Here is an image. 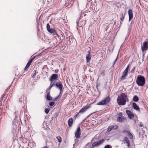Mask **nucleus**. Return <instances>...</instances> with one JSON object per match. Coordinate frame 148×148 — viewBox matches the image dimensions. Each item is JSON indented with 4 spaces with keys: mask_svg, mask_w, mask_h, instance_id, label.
I'll list each match as a JSON object with an SVG mask.
<instances>
[{
    "mask_svg": "<svg viewBox=\"0 0 148 148\" xmlns=\"http://www.w3.org/2000/svg\"><path fill=\"white\" fill-rule=\"evenodd\" d=\"M128 100L127 95L122 92L118 96L117 102L119 106H124L125 104L126 101H128Z\"/></svg>",
    "mask_w": 148,
    "mask_h": 148,
    "instance_id": "f257e3e1",
    "label": "nucleus"
},
{
    "mask_svg": "<svg viewBox=\"0 0 148 148\" xmlns=\"http://www.w3.org/2000/svg\"><path fill=\"white\" fill-rule=\"evenodd\" d=\"M136 83L139 86H143L145 83V79L142 75H138L136 79Z\"/></svg>",
    "mask_w": 148,
    "mask_h": 148,
    "instance_id": "f03ea898",
    "label": "nucleus"
},
{
    "mask_svg": "<svg viewBox=\"0 0 148 148\" xmlns=\"http://www.w3.org/2000/svg\"><path fill=\"white\" fill-rule=\"evenodd\" d=\"M80 135L81 130L80 127H78L77 128L75 133V136L76 139H75V144H73V146L74 147H75L76 145V144H77L78 142V140H77V139H78L80 138Z\"/></svg>",
    "mask_w": 148,
    "mask_h": 148,
    "instance_id": "7ed1b4c3",
    "label": "nucleus"
},
{
    "mask_svg": "<svg viewBox=\"0 0 148 148\" xmlns=\"http://www.w3.org/2000/svg\"><path fill=\"white\" fill-rule=\"evenodd\" d=\"M14 114L15 117L13 120V123L16 126L17 125V124H20V122L22 124L20 118V115L18 116V112L16 111L14 113Z\"/></svg>",
    "mask_w": 148,
    "mask_h": 148,
    "instance_id": "20e7f679",
    "label": "nucleus"
},
{
    "mask_svg": "<svg viewBox=\"0 0 148 148\" xmlns=\"http://www.w3.org/2000/svg\"><path fill=\"white\" fill-rule=\"evenodd\" d=\"M110 100V99L109 96L106 97L103 100L98 103L97 105L100 106L106 105L109 103Z\"/></svg>",
    "mask_w": 148,
    "mask_h": 148,
    "instance_id": "39448f33",
    "label": "nucleus"
},
{
    "mask_svg": "<svg viewBox=\"0 0 148 148\" xmlns=\"http://www.w3.org/2000/svg\"><path fill=\"white\" fill-rule=\"evenodd\" d=\"M117 121L120 123L126 121L127 122V119L122 115V113L120 112L119 114V116L117 118Z\"/></svg>",
    "mask_w": 148,
    "mask_h": 148,
    "instance_id": "423d86ee",
    "label": "nucleus"
},
{
    "mask_svg": "<svg viewBox=\"0 0 148 148\" xmlns=\"http://www.w3.org/2000/svg\"><path fill=\"white\" fill-rule=\"evenodd\" d=\"M77 25V28L78 30L77 27H82L85 25V21L84 20H82L80 18H79L77 21L76 22Z\"/></svg>",
    "mask_w": 148,
    "mask_h": 148,
    "instance_id": "0eeeda50",
    "label": "nucleus"
},
{
    "mask_svg": "<svg viewBox=\"0 0 148 148\" xmlns=\"http://www.w3.org/2000/svg\"><path fill=\"white\" fill-rule=\"evenodd\" d=\"M148 40H145L143 42V45L141 46V49L142 52H144L148 49Z\"/></svg>",
    "mask_w": 148,
    "mask_h": 148,
    "instance_id": "6e6552de",
    "label": "nucleus"
},
{
    "mask_svg": "<svg viewBox=\"0 0 148 148\" xmlns=\"http://www.w3.org/2000/svg\"><path fill=\"white\" fill-rule=\"evenodd\" d=\"M105 141L104 139H102L98 140L97 141H96L93 143V146L98 147L100 145H101L103 144Z\"/></svg>",
    "mask_w": 148,
    "mask_h": 148,
    "instance_id": "1a4fd4ad",
    "label": "nucleus"
},
{
    "mask_svg": "<svg viewBox=\"0 0 148 148\" xmlns=\"http://www.w3.org/2000/svg\"><path fill=\"white\" fill-rule=\"evenodd\" d=\"M90 50H89L88 51V53L86 56V58L87 64H90V61L91 59L90 56Z\"/></svg>",
    "mask_w": 148,
    "mask_h": 148,
    "instance_id": "9d476101",
    "label": "nucleus"
},
{
    "mask_svg": "<svg viewBox=\"0 0 148 148\" xmlns=\"http://www.w3.org/2000/svg\"><path fill=\"white\" fill-rule=\"evenodd\" d=\"M58 77V74L55 73L53 74L49 79L50 82H53V81L57 80Z\"/></svg>",
    "mask_w": 148,
    "mask_h": 148,
    "instance_id": "9b49d317",
    "label": "nucleus"
},
{
    "mask_svg": "<svg viewBox=\"0 0 148 148\" xmlns=\"http://www.w3.org/2000/svg\"><path fill=\"white\" fill-rule=\"evenodd\" d=\"M56 87L58 89L60 90L64 89L63 88V86L62 82L60 81L57 82L55 84Z\"/></svg>",
    "mask_w": 148,
    "mask_h": 148,
    "instance_id": "f8f14e48",
    "label": "nucleus"
},
{
    "mask_svg": "<svg viewBox=\"0 0 148 148\" xmlns=\"http://www.w3.org/2000/svg\"><path fill=\"white\" fill-rule=\"evenodd\" d=\"M90 107L89 105H87L84 106L79 111V113L80 114H82L85 112Z\"/></svg>",
    "mask_w": 148,
    "mask_h": 148,
    "instance_id": "ddd939ff",
    "label": "nucleus"
},
{
    "mask_svg": "<svg viewBox=\"0 0 148 148\" xmlns=\"http://www.w3.org/2000/svg\"><path fill=\"white\" fill-rule=\"evenodd\" d=\"M27 144L30 147L32 148L35 147L36 144L33 142V141L32 140H27Z\"/></svg>",
    "mask_w": 148,
    "mask_h": 148,
    "instance_id": "4468645a",
    "label": "nucleus"
},
{
    "mask_svg": "<svg viewBox=\"0 0 148 148\" xmlns=\"http://www.w3.org/2000/svg\"><path fill=\"white\" fill-rule=\"evenodd\" d=\"M126 113L127 115L129 118L130 119H132L134 117V114H132L130 111L128 110H126Z\"/></svg>",
    "mask_w": 148,
    "mask_h": 148,
    "instance_id": "2eb2a0df",
    "label": "nucleus"
},
{
    "mask_svg": "<svg viewBox=\"0 0 148 148\" xmlns=\"http://www.w3.org/2000/svg\"><path fill=\"white\" fill-rule=\"evenodd\" d=\"M129 15V21H130L133 18V13L131 9H129L128 11Z\"/></svg>",
    "mask_w": 148,
    "mask_h": 148,
    "instance_id": "dca6fc26",
    "label": "nucleus"
},
{
    "mask_svg": "<svg viewBox=\"0 0 148 148\" xmlns=\"http://www.w3.org/2000/svg\"><path fill=\"white\" fill-rule=\"evenodd\" d=\"M67 41L68 42H69V44H71V43L73 42V41L75 40L73 36L71 35L67 37Z\"/></svg>",
    "mask_w": 148,
    "mask_h": 148,
    "instance_id": "f3484780",
    "label": "nucleus"
},
{
    "mask_svg": "<svg viewBox=\"0 0 148 148\" xmlns=\"http://www.w3.org/2000/svg\"><path fill=\"white\" fill-rule=\"evenodd\" d=\"M118 127L116 125H111L109 126L108 127V129L107 130L108 132H109L112 130H116L118 128Z\"/></svg>",
    "mask_w": 148,
    "mask_h": 148,
    "instance_id": "a211bd4d",
    "label": "nucleus"
},
{
    "mask_svg": "<svg viewBox=\"0 0 148 148\" xmlns=\"http://www.w3.org/2000/svg\"><path fill=\"white\" fill-rule=\"evenodd\" d=\"M46 92L47 93V99L48 101H50L52 99V97L50 96V91L49 90H47L46 91Z\"/></svg>",
    "mask_w": 148,
    "mask_h": 148,
    "instance_id": "6ab92c4d",
    "label": "nucleus"
},
{
    "mask_svg": "<svg viewBox=\"0 0 148 148\" xmlns=\"http://www.w3.org/2000/svg\"><path fill=\"white\" fill-rule=\"evenodd\" d=\"M127 72L125 71H123L121 78V80H123L126 79L125 77L127 75Z\"/></svg>",
    "mask_w": 148,
    "mask_h": 148,
    "instance_id": "aec40b11",
    "label": "nucleus"
},
{
    "mask_svg": "<svg viewBox=\"0 0 148 148\" xmlns=\"http://www.w3.org/2000/svg\"><path fill=\"white\" fill-rule=\"evenodd\" d=\"M49 33L53 34V35H56L57 34H57V32L56 30L53 28H51L48 31Z\"/></svg>",
    "mask_w": 148,
    "mask_h": 148,
    "instance_id": "412c9836",
    "label": "nucleus"
},
{
    "mask_svg": "<svg viewBox=\"0 0 148 148\" xmlns=\"http://www.w3.org/2000/svg\"><path fill=\"white\" fill-rule=\"evenodd\" d=\"M133 108L135 110L138 111L140 110V108L139 106L135 103L133 102L132 103Z\"/></svg>",
    "mask_w": 148,
    "mask_h": 148,
    "instance_id": "4be33fe9",
    "label": "nucleus"
},
{
    "mask_svg": "<svg viewBox=\"0 0 148 148\" xmlns=\"http://www.w3.org/2000/svg\"><path fill=\"white\" fill-rule=\"evenodd\" d=\"M93 143L92 144L91 143H88L86 144L85 148H93L95 147V146H93Z\"/></svg>",
    "mask_w": 148,
    "mask_h": 148,
    "instance_id": "5701e85b",
    "label": "nucleus"
},
{
    "mask_svg": "<svg viewBox=\"0 0 148 148\" xmlns=\"http://www.w3.org/2000/svg\"><path fill=\"white\" fill-rule=\"evenodd\" d=\"M124 140L127 144V146L128 147H129L130 145V142L128 138L127 137H125L124 139Z\"/></svg>",
    "mask_w": 148,
    "mask_h": 148,
    "instance_id": "b1692460",
    "label": "nucleus"
},
{
    "mask_svg": "<svg viewBox=\"0 0 148 148\" xmlns=\"http://www.w3.org/2000/svg\"><path fill=\"white\" fill-rule=\"evenodd\" d=\"M73 119L72 118H71L69 119L68 121V124L69 127L71 126L73 124Z\"/></svg>",
    "mask_w": 148,
    "mask_h": 148,
    "instance_id": "393cba45",
    "label": "nucleus"
},
{
    "mask_svg": "<svg viewBox=\"0 0 148 148\" xmlns=\"http://www.w3.org/2000/svg\"><path fill=\"white\" fill-rule=\"evenodd\" d=\"M124 132H126V133H127V135H128V136H129V138L130 139H133V136L132 135V134L130 133V131H125Z\"/></svg>",
    "mask_w": 148,
    "mask_h": 148,
    "instance_id": "a878e982",
    "label": "nucleus"
},
{
    "mask_svg": "<svg viewBox=\"0 0 148 148\" xmlns=\"http://www.w3.org/2000/svg\"><path fill=\"white\" fill-rule=\"evenodd\" d=\"M40 55H41L40 53L38 55H36L35 56H34L32 58V56L31 58L30 59L28 62L32 63V62L33 60L35 58L36 56H40Z\"/></svg>",
    "mask_w": 148,
    "mask_h": 148,
    "instance_id": "bb28decb",
    "label": "nucleus"
},
{
    "mask_svg": "<svg viewBox=\"0 0 148 148\" xmlns=\"http://www.w3.org/2000/svg\"><path fill=\"white\" fill-rule=\"evenodd\" d=\"M132 23L131 22L130 25H128V32H130L131 30L132 27Z\"/></svg>",
    "mask_w": 148,
    "mask_h": 148,
    "instance_id": "cd10ccee",
    "label": "nucleus"
},
{
    "mask_svg": "<svg viewBox=\"0 0 148 148\" xmlns=\"http://www.w3.org/2000/svg\"><path fill=\"white\" fill-rule=\"evenodd\" d=\"M132 99L135 102H137L139 100L138 97L137 95H134Z\"/></svg>",
    "mask_w": 148,
    "mask_h": 148,
    "instance_id": "c85d7f7f",
    "label": "nucleus"
},
{
    "mask_svg": "<svg viewBox=\"0 0 148 148\" xmlns=\"http://www.w3.org/2000/svg\"><path fill=\"white\" fill-rule=\"evenodd\" d=\"M121 17L120 18V19L122 21H123L124 20L125 17V14H123V13L121 14Z\"/></svg>",
    "mask_w": 148,
    "mask_h": 148,
    "instance_id": "c756f323",
    "label": "nucleus"
},
{
    "mask_svg": "<svg viewBox=\"0 0 148 148\" xmlns=\"http://www.w3.org/2000/svg\"><path fill=\"white\" fill-rule=\"evenodd\" d=\"M49 105L50 107L52 108V107L55 106V104L54 102L51 101L49 102Z\"/></svg>",
    "mask_w": 148,
    "mask_h": 148,
    "instance_id": "7c9ffc66",
    "label": "nucleus"
},
{
    "mask_svg": "<svg viewBox=\"0 0 148 148\" xmlns=\"http://www.w3.org/2000/svg\"><path fill=\"white\" fill-rule=\"evenodd\" d=\"M24 108H22V109H21V110L20 112V113H21V116L22 114H25V111H24Z\"/></svg>",
    "mask_w": 148,
    "mask_h": 148,
    "instance_id": "2f4dec72",
    "label": "nucleus"
},
{
    "mask_svg": "<svg viewBox=\"0 0 148 148\" xmlns=\"http://www.w3.org/2000/svg\"><path fill=\"white\" fill-rule=\"evenodd\" d=\"M50 109L49 108H46L45 110V112L46 114H48L50 111Z\"/></svg>",
    "mask_w": 148,
    "mask_h": 148,
    "instance_id": "473e14b6",
    "label": "nucleus"
},
{
    "mask_svg": "<svg viewBox=\"0 0 148 148\" xmlns=\"http://www.w3.org/2000/svg\"><path fill=\"white\" fill-rule=\"evenodd\" d=\"M5 95V93H4L2 95V96H1V100H0V101L1 103V102H2V101H3V98L4 97V96Z\"/></svg>",
    "mask_w": 148,
    "mask_h": 148,
    "instance_id": "72a5a7b5",
    "label": "nucleus"
},
{
    "mask_svg": "<svg viewBox=\"0 0 148 148\" xmlns=\"http://www.w3.org/2000/svg\"><path fill=\"white\" fill-rule=\"evenodd\" d=\"M57 139H58V141L59 142H61L62 141V139L61 138L60 136H58L57 137Z\"/></svg>",
    "mask_w": 148,
    "mask_h": 148,
    "instance_id": "f704fd0d",
    "label": "nucleus"
},
{
    "mask_svg": "<svg viewBox=\"0 0 148 148\" xmlns=\"http://www.w3.org/2000/svg\"><path fill=\"white\" fill-rule=\"evenodd\" d=\"M47 28L48 31L51 29V28H50V26L49 23H47Z\"/></svg>",
    "mask_w": 148,
    "mask_h": 148,
    "instance_id": "c9c22d12",
    "label": "nucleus"
},
{
    "mask_svg": "<svg viewBox=\"0 0 148 148\" xmlns=\"http://www.w3.org/2000/svg\"><path fill=\"white\" fill-rule=\"evenodd\" d=\"M104 148H112V146L110 145H108L105 147Z\"/></svg>",
    "mask_w": 148,
    "mask_h": 148,
    "instance_id": "e433bc0d",
    "label": "nucleus"
},
{
    "mask_svg": "<svg viewBox=\"0 0 148 148\" xmlns=\"http://www.w3.org/2000/svg\"><path fill=\"white\" fill-rule=\"evenodd\" d=\"M63 89H61V90H60V92L59 94L58 95H59V96L60 95H61L62 94V93H63Z\"/></svg>",
    "mask_w": 148,
    "mask_h": 148,
    "instance_id": "4c0bfd02",
    "label": "nucleus"
},
{
    "mask_svg": "<svg viewBox=\"0 0 148 148\" xmlns=\"http://www.w3.org/2000/svg\"><path fill=\"white\" fill-rule=\"evenodd\" d=\"M129 66H130L129 64H128L124 71L128 72L129 67Z\"/></svg>",
    "mask_w": 148,
    "mask_h": 148,
    "instance_id": "58836bf2",
    "label": "nucleus"
},
{
    "mask_svg": "<svg viewBox=\"0 0 148 148\" xmlns=\"http://www.w3.org/2000/svg\"><path fill=\"white\" fill-rule=\"evenodd\" d=\"M22 98H23V97L22 96L19 99V102L21 103L23 101L22 100Z\"/></svg>",
    "mask_w": 148,
    "mask_h": 148,
    "instance_id": "ea45409f",
    "label": "nucleus"
},
{
    "mask_svg": "<svg viewBox=\"0 0 148 148\" xmlns=\"http://www.w3.org/2000/svg\"><path fill=\"white\" fill-rule=\"evenodd\" d=\"M90 0H87V6H88L89 4H91V3L90 1Z\"/></svg>",
    "mask_w": 148,
    "mask_h": 148,
    "instance_id": "a19ab883",
    "label": "nucleus"
},
{
    "mask_svg": "<svg viewBox=\"0 0 148 148\" xmlns=\"http://www.w3.org/2000/svg\"><path fill=\"white\" fill-rule=\"evenodd\" d=\"M31 63H32L30 62H28L26 65L27 66H29H29H30L31 65Z\"/></svg>",
    "mask_w": 148,
    "mask_h": 148,
    "instance_id": "79ce46f5",
    "label": "nucleus"
},
{
    "mask_svg": "<svg viewBox=\"0 0 148 148\" xmlns=\"http://www.w3.org/2000/svg\"><path fill=\"white\" fill-rule=\"evenodd\" d=\"M36 75V71H35V72L34 74L33 75V76H32V77L33 78H35V77Z\"/></svg>",
    "mask_w": 148,
    "mask_h": 148,
    "instance_id": "37998d69",
    "label": "nucleus"
},
{
    "mask_svg": "<svg viewBox=\"0 0 148 148\" xmlns=\"http://www.w3.org/2000/svg\"><path fill=\"white\" fill-rule=\"evenodd\" d=\"M59 97V95H58L54 99H53V101H56V100L58 99Z\"/></svg>",
    "mask_w": 148,
    "mask_h": 148,
    "instance_id": "c03bdc74",
    "label": "nucleus"
},
{
    "mask_svg": "<svg viewBox=\"0 0 148 148\" xmlns=\"http://www.w3.org/2000/svg\"><path fill=\"white\" fill-rule=\"evenodd\" d=\"M135 67H134L133 69L131 70V72L132 73H133L134 72V70L135 69Z\"/></svg>",
    "mask_w": 148,
    "mask_h": 148,
    "instance_id": "a18cd8bd",
    "label": "nucleus"
},
{
    "mask_svg": "<svg viewBox=\"0 0 148 148\" xmlns=\"http://www.w3.org/2000/svg\"><path fill=\"white\" fill-rule=\"evenodd\" d=\"M117 59H118V56L116 57V58L115 61L114 62L113 65H114L115 64L116 61L117 60Z\"/></svg>",
    "mask_w": 148,
    "mask_h": 148,
    "instance_id": "49530a36",
    "label": "nucleus"
},
{
    "mask_svg": "<svg viewBox=\"0 0 148 148\" xmlns=\"http://www.w3.org/2000/svg\"><path fill=\"white\" fill-rule=\"evenodd\" d=\"M29 67L28 66H27L26 65V66L25 67V68H24V70L25 71L28 68H29Z\"/></svg>",
    "mask_w": 148,
    "mask_h": 148,
    "instance_id": "de8ad7c7",
    "label": "nucleus"
},
{
    "mask_svg": "<svg viewBox=\"0 0 148 148\" xmlns=\"http://www.w3.org/2000/svg\"><path fill=\"white\" fill-rule=\"evenodd\" d=\"M53 82H51V84H50V85L52 86H53L54 85V83H53Z\"/></svg>",
    "mask_w": 148,
    "mask_h": 148,
    "instance_id": "09e8293b",
    "label": "nucleus"
},
{
    "mask_svg": "<svg viewBox=\"0 0 148 148\" xmlns=\"http://www.w3.org/2000/svg\"><path fill=\"white\" fill-rule=\"evenodd\" d=\"M79 114H80V113H77L75 115V118H76L78 116V115Z\"/></svg>",
    "mask_w": 148,
    "mask_h": 148,
    "instance_id": "8fccbe9b",
    "label": "nucleus"
},
{
    "mask_svg": "<svg viewBox=\"0 0 148 148\" xmlns=\"http://www.w3.org/2000/svg\"><path fill=\"white\" fill-rule=\"evenodd\" d=\"M53 86H51V85H50V86H49V89H48V90H49L50 91V89Z\"/></svg>",
    "mask_w": 148,
    "mask_h": 148,
    "instance_id": "3c124183",
    "label": "nucleus"
},
{
    "mask_svg": "<svg viewBox=\"0 0 148 148\" xmlns=\"http://www.w3.org/2000/svg\"><path fill=\"white\" fill-rule=\"evenodd\" d=\"M60 40H59V43H61V42H62V40H61V38H60Z\"/></svg>",
    "mask_w": 148,
    "mask_h": 148,
    "instance_id": "603ef678",
    "label": "nucleus"
},
{
    "mask_svg": "<svg viewBox=\"0 0 148 148\" xmlns=\"http://www.w3.org/2000/svg\"><path fill=\"white\" fill-rule=\"evenodd\" d=\"M41 148H48V147L47 146H45L44 147H42Z\"/></svg>",
    "mask_w": 148,
    "mask_h": 148,
    "instance_id": "864d4df0",
    "label": "nucleus"
},
{
    "mask_svg": "<svg viewBox=\"0 0 148 148\" xmlns=\"http://www.w3.org/2000/svg\"><path fill=\"white\" fill-rule=\"evenodd\" d=\"M140 126L141 127H143V125H142V123H141L140 124Z\"/></svg>",
    "mask_w": 148,
    "mask_h": 148,
    "instance_id": "5fc2aeb1",
    "label": "nucleus"
},
{
    "mask_svg": "<svg viewBox=\"0 0 148 148\" xmlns=\"http://www.w3.org/2000/svg\"><path fill=\"white\" fill-rule=\"evenodd\" d=\"M89 71L91 72H92V71L91 70V69L90 68H89Z\"/></svg>",
    "mask_w": 148,
    "mask_h": 148,
    "instance_id": "6e6d98bb",
    "label": "nucleus"
},
{
    "mask_svg": "<svg viewBox=\"0 0 148 148\" xmlns=\"http://www.w3.org/2000/svg\"><path fill=\"white\" fill-rule=\"evenodd\" d=\"M55 73H58V71L57 70H55Z\"/></svg>",
    "mask_w": 148,
    "mask_h": 148,
    "instance_id": "4d7b16f0",
    "label": "nucleus"
},
{
    "mask_svg": "<svg viewBox=\"0 0 148 148\" xmlns=\"http://www.w3.org/2000/svg\"><path fill=\"white\" fill-rule=\"evenodd\" d=\"M122 22H123V21H121L120 22V23L121 24H122Z\"/></svg>",
    "mask_w": 148,
    "mask_h": 148,
    "instance_id": "13d9d810",
    "label": "nucleus"
}]
</instances>
